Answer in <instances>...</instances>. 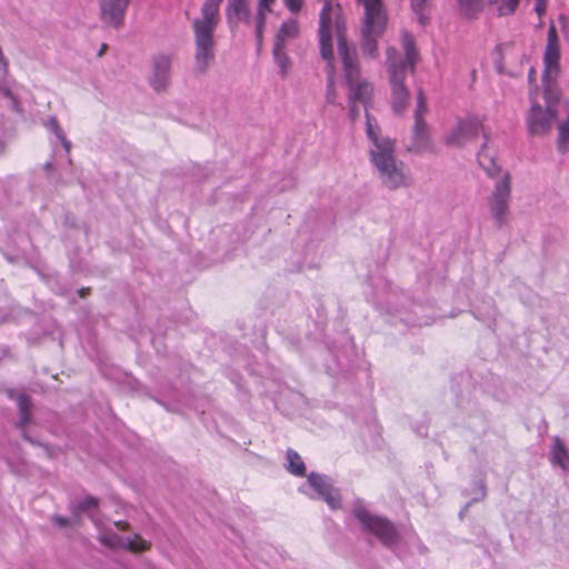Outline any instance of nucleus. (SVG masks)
Returning <instances> with one entry per match:
<instances>
[{
    "label": "nucleus",
    "instance_id": "33",
    "mask_svg": "<svg viewBox=\"0 0 569 569\" xmlns=\"http://www.w3.org/2000/svg\"><path fill=\"white\" fill-rule=\"evenodd\" d=\"M274 1L276 0H259L258 13H262L263 16H266V13L270 11V7Z\"/></svg>",
    "mask_w": 569,
    "mask_h": 569
},
{
    "label": "nucleus",
    "instance_id": "24",
    "mask_svg": "<svg viewBox=\"0 0 569 569\" xmlns=\"http://www.w3.org/2000/svg\"><path fill=\"white\" fill-rule=\"evenodd\" d=\"M17 402L20 413L18 426L20 428H23L30 420V399L26 395H19V397L17 398Z\"/></svg>",
    "mask_w": 569,
    "mask_h": 569
},
{
    "label": "nucleus",
    "instance_id": "14",
    "mask_svg": "<svg viewBox=\"0 0 569 569\" xmlns=\"http://www.w3.org/2000/svg\"><path fill=\"white\" fill-rule=\"evenodd\" d=\"M99 541L113 549L122 548L133 552L144 551L150 547V543L143 540L139 535L122 538L116 533H106L99 537Z\"/></svg>",
    "mask_w": 569,
    "mask_h": 569
},
{
    "label": "nucleus",
    "instance_id": "37",
    "mask_svg": "<svg viewBox=\"0 0 569 569\" xmlns=\"http://www.w3.org/2000/svg\"><path fill=\"white\" fill-rule=\"evenodd\" d=\"M114 525H116L118 528L123 529V530L128 528V523H127V522H121V521H119V522H116Z\"/></svg>",
    "mask_w": 569,
    "mask_h": 569
},
{
    "label": "nucleus",
    "instance_id": "9",
    "mask_svg": "<svg viewBox=\"0 0 569 569\" xmlns=\"http://www.w3.org/2000/svg\"><path fill=\"white\" fill-rule=\"evenodd\" d=\"M480 134L483 136L486 143L489 140V132L486 130L482 120L477 117H468L460 120L456 128L445 138V143L451 147H463L475 141Z\"/></svg>",
    "mask_w": 569,
    "mask_h": 569
},
{
    "label": "nucleus",
    "instance_id": "19",
    "mask_svg": "<svg viewBox=\"0 0 569 569\" xmlns=\"http://www.w3.org/2000/svg\"><path fill=\"white\" fill-rule=\"evenodd\" d=\"M299 34V24L296 19H288L283 21L276 34L274 43L276 46H281L287 48V43L289 40L297 38Z\"/></svg>",
    "mask_w": 569,
    "mask_h": 569
},
{
    "label": "nucleus",
    "instance_id": "27",
    "mask_svg": "<svg viewBox=\"0 0 569 569\" xmlns=\"http://www.w3.org/2000/svg\"><path fill=\"white\" fill-rule=\"evenodd\" d=\"M51 519H52V522L58 527L79 525L81 522L79 515H74L71 519L66 518L63 516L54 515Z\"/></svg>",
    "mask_w": 569,
    "mask_h": 569
},
{
    "label": "nucleus",
    "instance_id": "8",
    "mask_svg": "<svg viewBox=\"0 0 569 569\" xmlns=\"http://www.w3.org/2000/svg\"><path fill=\"white\" fill-rule=\"evenodd\" d=\"M511 177L509 172L496 181L495 188L488 198L490 214L498 228L507 224L510 217Z\"/></svg>",
    "mask_w": 569,
    "mask_h": 569
},
{
    "label": "nucleus",
    "instance_id": "36",
    "mask_svg": "<svg viewBox=\"0 0 569 569\" xmlns=\"http://www.w3.org/2000/svg\"><path fill=\"white\" fill-rule=\"evenodd\" d=\"M535 76H536V71L531 68L528 73V79L530 82H535Z\"/></svg>",
    "mask_w": 569,
    "mask_h": 569
},
{
    "label": "nucleus",
    "instance_id": "1",
    "mask_svg": "<svg viewBox=\"0 0 569 569\" xmlns=\"http://www.w3.org/2000/svg\"><path fill=\"white\" fill-rule=\"evenodd\" d=\"M366 120V133L370 141L369 160L381 186L388 190L410 187L412 177L406 163L396 156V141L381 134L380 128L372 123L368 110Z\"/></svg>",
    "mask_w": 569,
    "mask_h": 569
},
{
    "label": "nucleus",
    "instance_id": "31",
    "mask_svg": "<svg viewBox=\"0 0 569 569\" xmlns=\"http://www.w3.org/2000/svg\"><path fill=\"white\" fill-rule=\"evenodd\" d=\"M97 506H98V499L89 496L79 502L78 509L80 511H88L89 509L96 508Z\"/></svg>",
    "mask_w": 569,
    "mask_h": 569
},
{
    "label": "nucleus",
    "instance_id": "29",
    "mask_svg": "<svg viewBox=\"0 0 569 569\" xmlns=\"http://www.w3.org/2000/svg\"><path fill=\"white\" fill-rule=\"evenodd\" d=\"M264 20H266V16H263L262 13H257L256 39H257L258 48H260L262 44V33H263V28H264Z\"/></svg>",
    "mask_w": 569,
    "mask_h": 569
},
{
    "label": "nucleus",
    "instance_id": "23",
    "mask_svg": "<svg viewBox=\"0 0 569 569\" xmlns=\"http://www.w3.org/2000/svg\"><path fill=\"white\" fill-rule=\"evenodd\" d=\"M47 128L54 133V136L60 140L66 152L69 153L71 150V142L66 138L63 130L60 128L56 117L52 116L48 119Z\"/></svg>",
    "mask_w": 569,
    "mask_h": 569
},
{
    "label": "nucleus",
    "instance_id": "12",
    "mask_svg": "<svg viewBox=\"0 0 569 569\" xmlns=\"http://www.w3.org/2000/svg\"><path fill=\"white\" fill-rule=\"evenodd\" d=\"M173 54L159 52L151 58V73L149 84L156 91H164L170 83V73Z\"/></svg>",
    "mask_w": 569,
    "mask_h": 569
},
{
    "label": "nucleus",
    "instance_id": "2",
    "mask_svg": "<svg viewBox=\"0 0 569 569\" xmlns=\"http://www.w3.org/2000/svg\"><path fill=\"white\" fill-rule=\"evenodd\" d=\"M335 28L338 42V54L341 59L345 83L349 89V118L355 122L360 116V110L357 107V103L360 102L367 107L371 100L373 87L369 81L360 77V67L356 53L350 51L345 37V21L339 16L336 17Z\"/></svg>",
    "mask_w": 569,
    "mask_h": 569
},
{
    "label": "nucleus",
    "instance_id": "25",
    "mask_svg": "<svg viewBox=\"0 0 569 569\" xmlns=\"http://www.w3.org/2000/svg\"><path fill=\"white\" fill-rule=\"evenodd\" d=\"M461 12L468 17L473 18L482 10L481 0H458Z\"/></svg>",
    "mask_w": 569,
    "mask_h": 569
},
{
    "label": "nucleus",
    "instance_id": "7",
    "mask_svg": "<svg viewBox=\"0 0 569 569\" xmlns=\"http://www.w3.org/2000/svg\"><path fill=\"white\" fill-rule=\"evenodd\" d=\"M530 97L531 108L527 118L528 130L532 136H545L551 131L555 124L559 102L556 99L551 87H545V108L537 103L532 93H530Z\"/></svg>",
    "mask_w": 569,
    "mask_h": 569
},
{
    "label": "nucleus",
    "instance_id": "22",
    "mask_svg": "<svg viewBox=\"0 0 569 569\" xmlns=\"http://www.w3.org/2000/svg\"><path fill=\"white\" fill-rule=\"evenodd\" d=\"M287 469L290 473L297 477H303L306 475V466L301 457L292 449L287 450Z\"/></svg>",
    "mask_w": 569,
    "mask_h": 569
},
{
    "label": "nucleus",
    "instance_id": "6",
    "mask_svg": "<svg viewBox=\"0 0 569 569\" xmlns=\"http://www.w3.org/2000/svg\"><path fill=\"white\" fill-rule=\"evenodd\" d=\"M365 8L361 49L365 56L377 57V40L386 29L387 16L382 0H357Z\"/></svg>",
    "mask_w": 569,
    "mask_h": 569
},
{
    "label": "nucleus",
    "instance_id": "16",
    "mask_svg": "<svg viewBox=\"0 0 569 569\" xmlns=\"http://www.w3.org/2000/svg\"><path fill=\"white\" fill-rule=\"evenodd\" d=\"M226 18L230 28L237 27L240 22L251 23V11L247 0H228Z\"/></svg>",
    "mask_w": 569,
    "mask_h": 569
},
{
    "label": "nucleus",
    "instance_id": "30",
    "mask_svg": "<svg viewBox=\"0 0 569 569\" xmlns=\"http://www.w3.org/2000/svg\"><path fill=\"white\" fill-rule=\"evenodd\" d=\"M426 109L427 108L422 92H419L417 98V108L415 110V120L423 119V113L426 112Z\"/></svg>",
    "mask_w": 569,
    "mask_h": 569
},
{
    "label": "nucleus",
    "instance_id": "13",
    "mask_svg": "<svg viewBox=\"0 0 569 569\" xmlns=\"http://www.w3.org/2000/svg\"><path fill=\"white\" fill-rule=\"evenodd\" d=\"M130 0H101L100 19L108 27L119 29L124 21V16Z\"/></svg>",
    "mask_w": 569,
    "mask_h": 569
},
{
    "label": "nucleus",
    "instance_id": "5",
    "mask_svg": "<svg viewBox=\"0 0 569 569\" xmlns=\"http://www.w3.org/2000/svg\"><path fill=\"white\" fill-rule=\"evenodd\" d=\"M337 16L342 18L340 14L339 8L335 9L331 4V0H326L323 8L320 12L319 41H320V54H321L322 59L327 62V69H328L326 101L329 104L337 103L336 79H335V68H333V51H332V42H331L332 30L336 31L335 20H336Z\"/></svg>",
    "mask_w": 569,
    "mask_h": 569
},
{
    "label": "nucleus",
    "instance_id": "35",
    "mask_svg": "<svg viewBox=\"0 0 569 569\" xmlns=\"http://www.w3.org/2000/svg\"><path fill=\"white\" fill-rule=\"evenodd\" d=\"M108 46L106 43H102L99 51H98V57H102L103 53L106 52Z\"/></svg>",
    "mask_w": 569,
    "mask_h": 569
},
{
    "label": "nucleus",
    "instance_id": "21",
    "mask_svg": "<svg viewBox=\"0 0 569 569\" xmlns=\"http://www.w3.org/2000/svg\"><path fill=\"white\" fill-rule=\"evenodd\" d=\"M272 57L276 64L279 68V73L282 78H286L291 67V60L286 52V47L273 44Z\"/></svg>",
    "mask_w": 569,
    "mask_h": 569
},
{
    "label": "nucleus",
    "instance_id": "17",
    "mask_svg": "<svg viewBox=\"0 0 569 569\" xmlns=\"http://www.w3.org/2000/svg\"><path fill=\"white\" fill-rule=\"evenodd\" d=\"M409 152L421 153L432 149L427 123L423 119L415 120L412 142L408 146Z\"/></svg>",
    "mask_w": 569,
    "mask_h": 569
},
{
    "label": "nucleus",
    "instance_id": "10",
    "mask_svg": "<svg viewBox=\"0 0 569 569\" xmlns=\"http://www.w3.org/2000/svg\"><path fill=\"white\" fill-rule=\"evenodd\" d=\"M353 515L383 545L390 546L397 540L398 532L395 526L386 518L373 516L362 508L355 509Z\"/></svg>",
    "mask_w": 569,
    "mask_h": 569
},
{
    "label": "nucleus",
    "instance_id": "4",
    "mask_svg": "<svg viewBox=\"0 0 569 569\" xmlns=\"http://www.w3.org/2000/svg\"><path fill=\"white\" fill-rule=\"evenodd\" d=\"M401 44L405 51V59L398 58V52L395 48L387 50L391 106L396 114H401L407 108L410 93L405 84V80L407 74L413 71L418 59L415 39L408 31L401 32Z\"/></svg>",
    "mask_w": 569,
    "mask_h": 569
},
{
    "label": "nucleus",
    "instance_id": "28",
    "mask_svg": "<svg viewBox=\"0 0 569 569\" xmlns=\"http://www.w3.org/2000/svg\"><path fill=\"white\" fill-rule=\"evenodd\" d=\"M519 4V0H502L501 4L498 8L500 16L511 14L516 11Z\"/></svg>",
    "mask_w": 569,
    "mask_h": 569
},
{
    "label": "nucleus",
    "instance_id": "11",
    "mask_svg": "<svg viewBox=\"0 0 569 569\" xmlns=\"http://www.w3.org/2000/svg\"><path fill=\"white\" fill-rule=\"evenodd\" d=\"M559 59H560V49H559V38L557 33V29L553 23L549 26L548 34H547V44L543 53V76L542 83L543 87H551L552 81L559 73Z\"/></svg>",
    "mask_w": 569,
    "mask_h": 569
},
{
    "label": "nucleus",
    "instance_id": "3",
    "mask_svg": "<svg viewBox=\"0 0 569 569\" xmlns=\"http://www.w3.org/2000/svg\"><path fill=\"white\" fill-rule=\"evenodd\" d=\"M221 2L222 0H204L200 9V17L191 21L194 69L200 74L206 73L216 59L214 31L220 23Z\"/></svg>",
    "mask_w": 569,
    "mask_h": 569
},
{
    "label": "nucleus",
    "instance_id": "38",
    "mask_svg": "<svg viewBox=\"0 0 569 569\" xmlns=\"http://www.w3.org/2000/svg\"><path fill=\"white\" fill-rule=\"evenodd\" d=\"M50 167H51L50 162L46 163V168H50Z\"/></svg>",
    "mask_w": 569,
    "mask_h": 569
},
{
    "label": "nucleus",
    "instance_id": "34",
    "mask_svg": "<svg viewBox=\"0 0 569 569\" xmlns=\"http://www.w3.org/2000/svg\"><path fill=\"white\" fill-rule=\"evenodd\" d=\"M546 0H537L536 4H535V11L537 12V14L539 17L543 16L545 12H546Z\"/></svg>",
    "mask_w": 569,
    "mask_h": 569
},
{
    "label": "nucleus",
    "instance_id": "18",
    "mask_svg": "<svg viewBox=\"0 0 569 569\" xmlns=\"http://www.w3.org/2000/svg\"><path fill=\"white\" fill-rule=\"evenodd\" d=\"M550 462L569 471V451L559 437H555L550 449Z\"/></svg>",
    "mask_w": 569,
    "mask_h": 569
},
{
    "label": "nucleus",
    "instance_id": "32",
    "mask_svg": "<svg viewBox=\"0 0 569 569\" xmlns=\"http://www.w3.org/2000/svg\"><path fill=\"white\" fill-rule=\"evenodd\" d=\"M283 3L293 13L300 11L302 7L301 0H283Z\"/></svg>",
    "mask_w": 569,
    "mask_h": 569
},
{
    "label": "nucleus",
    "instance_id": "26",
    "mask_svg": "<svg viewBox=\"0 0 569 569\" xmlns=\"http://www.w3.org/2000/svg\"><path fill=\"white\" fill-rule=\"evenodd\" d=\"M427 0H410L411 8L417 14L420 24L425 26L428 22V17L423 13Z\"/></svg>",
    "mask_w": 569,
    "mask_h": 569
},
{
    "label": "nucleus",
    "instance_id": "15",
    "mask_svg": "<svg viewBox=\"0 0 569 569\" xmlns=\"http://www.w3.org/2000/svg\"><path fill=\"white\" fill-rule=\"evenodd\" d=\"M308 482L332 509L340 506V496L327 477L311 472L308 475Z\"/></svg>",
    "mask_w": 569,
    "mask_h": 569
},
{
    "label": "nucleus",
    "instance_id": "20",
    "mask_svg": "<svg viewBox=\"0 0 569 569\" xmlns=\"http://www.w3.org/2000/svg\"><path fill=\"white\" fill-rule=\"evenodd\" d=\"M478 162L480 167L487 172L488 176L495 177L500 168L496 162V158L493 153L489 152L487 149V143L485 142L481 150L478 152Z\"/></svg>",
    "mask_w": 569,
    "mask_h": 569
}]
</instances>
